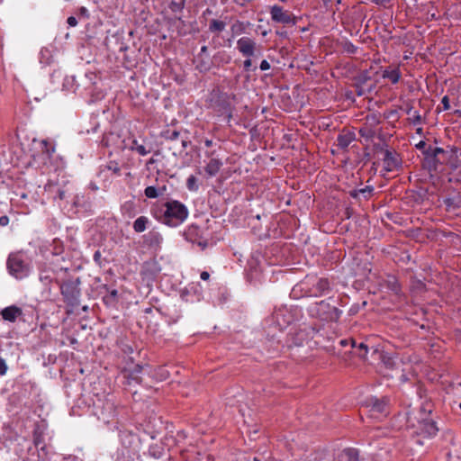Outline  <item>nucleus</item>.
<instances>
[{
	"label": "nucleus",
	"mask_w": 461,
	"mask_h": 461,
	"mask_svg": "<svg viewBox=\"0 0 461 461\" xmlns=\"http://www.w3.org/2000/svg\"><path fill=\"white\" fill-rule=\"evenodd\" d=\"M148 219L144 216L137 218L133 223V229L136 232H142L146 230Z\"/></svg>",
	"instance_id": "b1692460"
},
{
	"label": "nucleus",
	"mask_w": 461,
	"mask_h": 461,
	"mask_svg": "<svg viewBox=\"0 0 461 461\" xmlns=\"http://www.w3.org/2000/svg\"><path fill=\"white\" fill-rule=\"evenodd\" d=\"M195 183H196L195 176H190L187 178V181H186V185H187L188 189L189 190H195L197 188V186L195 185Z\"/></svg>",
	"instance_id": "473e14b6"
},
{
	"label": "nucleus",
	"mask_w": 461,
	"mask_h": 461,
	"mask_svg": "<svg viewBox=\"0 0 461 461\" xmlns=\"http://www.w3.org/2000/svg\"><path fill=\"white\" fill-rule=\"evenodd\" d=\"M271 18L274 22L284 24H294L292 14L285 11L281 6L274 5L270 11Z\"/></svg>",
	"instance_id": "1a4fd4ad"
},
{
	"label": "nucleus",
	"mask_w": 461,
	"mask_h": 461,
	"mask_svg": "<svg viewBox=\"0 0 461 461\" xmlns=\"http://www.w3.org/2000/svg\"><path fill=\"white\" fill-rule=\"evenodd\" d=\"M411 431L410 434L413 438H417L415 439V442L419 445H422L423 442L420 440V437L423 438H430L437 435L438 433V427L436 425V422L429 418H424L417 420V424H411Z\"/></svg>",
	"instance_id": "20e7f679"
},
{
	"label": "nucleus",
	"mask_w": 461,
	"mask_h": 461,
	"mask_svg": "<svg viewBox=\"0 0 461 461\" xmlns=\"http://www.w3.org/2000/svg\"><path fill=\"white\" fill-rule=\"evenodd\" d=\"M420 329H422V330H423V329H425L424 324H421V325H420Z\"/></svg>",
	"instance_id": "69168bd1"
},
{
	"label": "nucleus",
	"mask_w": 461,
	"mask_h": 461,
	"mask_svg": "<svg viewBox=\"0 0 461 461\" xmlns=\"http://www.w3.org/2000/svg\"><path fill=\"white\" fill-rule=\"evenodd\" d=\"M166 191V186L163 185L161 188L157 189L155 186H148L145 188V195L148 198H157L159 194H162Z\"/></svg>",
	"instance_id": "aec40b11"
},
{
	"label": "nucleus",
	"mask_w": 461,
	"mask_h": 461,
	"mask_svg": "<svg viewBox=\"0 0 461 461\" xmlns=\"http://www.w3.org/2000/svg\"><path fill=\"white\" fill-rule=\"evenodd\" d=\"M416 148L419 149H423L426 150L428 149L427 147V144L425 141L423 140H420L417 145H416Z\"/></svg>",
	"instance_id": "37998d69"
},
{
	"label": "nucleus",
	"mask_w": 461,
	"mask_h": 461,
	"mask_svg": "<svg viewBox=\"0 0 461 461\" xmlns=\"http://www.w3.org/2000/svg\"><path fill=\"white\" fill-rule=\"evenodd\" d=\"M447 161H448L450 166L454 168H456L461 165V158H459L457 148L450 147Z\"/></svg>",
	"instance_id": "a211bd4d"
},
{
	"label": "nucleus",
	"mask_w": 461,
	"mask_h": 461,
	"mask_svg": "<svg viewBox=\"0 0 461 461\" xmlns=\"http://www.w3.org/2000/svg\"><path fill=\"white\" fill-rule=\"evenodd\" d=\"M54 52L55 47L52 45L50 47L42 48L40 53L41 63L44 65H50V63H52L54 61Z\"/></svg>",
	"instance_id": "4468645a"
},
{
	"label": "nucleus",
	"mask_w": 461,
	"mask_h": 461,
	"mask_svg": "<svg viewBox=\"0 0 461 461\" xmlns=\"http://www.w3.org/2000/svg\"><path fill=\"white\" fill-rule=\"evenodd\" d=\"M338 461H359L358 451L355 448H346L338 456Z\"/></svg>",
	"instance_id": "2eb2a0df"
},
{
	"label": "nucleus",
	"mask_w": 461,
	"mask_h": 461,
	"mask_svg": "<svg viewBox=\"0 0 461 461\" xmlns=\"http://www.w3.org/2000/svg\"><path fill=\"white\" fill-rule=\"evenodd\" d=\"M79 279L69 280L64 282L61 286V293L64 296V302L66 303V313L68 315L75 314L79 315L82 312H86L88 309L86 304H81L78 297L80 295V289L78 287Z\"/></svg>",
	"instance_id": "f257e3e1"
},
{
	"label": "nucleus",
	"mask_w": 461,
	"mask_h": 461,
	"mask_svg": "<svg viewBox=\"0 0 461 461\" xmlns=\"http://www.w3.org/2000/svg\"><path fill=\"white\" fill-rule=\"evenodd\" d=\"M204 143H205V145H206L207 147H210V146H212V141L211 140H206L204 141Z\"/></svg>",
	"instance_id": "5fc2aeb1"
},
{
	"label": "nucleus",
	"mask_w": 461,
	"mask_h": 461,
	"mask_svg": "<svg viewBox=\"0 0 461 461\" xmlns=\"http://www.w3.org/2000/svg\"><path fill=\"white\" fill-rule=\"evenodd\" d=\"M270 68V64L267 60H262L260 63V69L261 70H268Z\"/></svg>",
	"instance_id": "ea45409f"
},
{
	"label": "nucleus",
	"mask_w": 461,
	"mask_h": 461,
	"mask_svg": "<svg viewBox=\"0 0 461 461\" xmlns=\"http://www.w3.org/2000/svg\"><path fill=\"white\" fill-rule=\"evenodd\" d=\"M67 22H68V25L72 26V27H74L77 24V21L74 16L68 17Z\"/></svg>",
	"instance_id": "79ce46f5"
},
{
	"label": "nucleus",
	"mask_w": 461,
	"mask_h": 461,
	"mask_svg": "<svg viewBox=\"0 0 461 461\" xmlns=\"http://www.w3.org/2000/svg\"><path fill=\"white\" fill-rule=\"evenodd\" d=\"M197 67L200 68L201 71L209 69V65L203 61L197 65Z\"/></svg>",
	"instance_id": "c03bdc74"
},
{
	"label": "nucleus",
	"mask_w": 461,
	"mask_h": 461,
	"mask_svg": "<svg viewBox=\"0 0 461 461\" xmlns=\"http://www.w3.org/2000/svg\"><path fill=\"white\" fill-rule=\"evenodd\" d=\"M233 34H240L244 32L245 26L244 23L240 21H236L230 28Z\"/></svg>",
	"instance_id": "bb28decb"
},
{
	"label": "nucleus",
	"mask_w": 461,
	"mask_h": 461,
	"mask_svg": "<svg viewBox=\"0 0 461 461\" xmlns=\"http://www.w3.org/2000/svg\"><path fill=\"white\" fill-rule=\"evenodd\" d=\"M243 66L246 71H249L252 66L251 59L248 58L247 59H245L243 62Z\"/></svg>",
	"instance_id": "e433bc0d"
},
{
	"label": "nucleus",
	"mask_w": 461,
	"mask_h": 461,
	"mask_svg": "<svg viewBox=\"0 0 461 461\" xmlns=\"http://www.w3.org/2000/svg\"><path fill=\"white\" fill-rule=\"evenodd\" d=\"M349 194L351 197L353 198H358L359 197V193H358V189H355V190H351L349 192Z\"/></svg>",
	"instance_id": "de8ad7c7"
},
{
	"label": "nucleus",
	"mask_w": 461,
	"mask_h": 461,
	"mask_svg": "<svg viewBox=\"0 0 461 461\" xmlns=\"http://www.w3.org/2000/svg\"><path fill=\"white\" fill-rule=\"evenodd\" d=\"M222 162L219 158H211L204 170L210 176H215L221 169Z\"/></svg>",
	"instance_id": "dca6fc26"
},
{
	"label": "nucleus",
	"mask_w": 461,
	"mask_h": 461,
	"mask_svg": "<svg viewBox=\"0 0 461 461\" xmlns=\"http://www.w3.org/2000/svg\"><path fill=\"white\" fill-rule=\"evenodd\" d=\"M9 223V218L7 216L0 217V226L5 227Z\"/></svg>",
	"instance_id": "a19ab883"
},
{
	"label": "nucleus",
	"mask_w": 461,
	"mask_h": 461,
	"mask_svg": "<svg viewBox=\"0 0 461 461\" xmlns=\"http://www.w3.org/2000/svg\"><path fill=\"white\" fill-rule=\"evenodd\" d=\"M100 258H101V253L99 251H96L94 255L95 261H99Z\"/></svg>",
	"instance_id": "8fccbe9b"
},
{
	"label": "nucleus",
	"mask_w": 461,
	"mask_h": 461,
	"mask_svg": "<svg viewBox=\"0 0 461 461\" xmlns=\"http://www.w3.org/2000/svg\"><path fill=\"white\" fill-rule=\"evenodd\" d=\"M187 144H188V141H187V140H182V146H183V148H186Z\"/></svg>",
	"instance_id": "6e6d98bb"
},
{
	"label": "nucleus",
	"mask_w": 461,
	"mask_h": 461,
	"mask_svg": "<svg viewBox=\"0 0 461 461\" xmlns=\"http://www.w3.org/2000/svg\"><path fill=\"white\" fill-rule=\"evenodd\" d=\"M140 145L136 140H133L131 142V146H137Z\"/></svg>",
	"instance_id": "13d9d810"
},
{
	"label": "nucleus",
	"mask_w": 461,
	"mask_h": 461,
	"mask_svg": "<svg viewBox=\"0 0 461 461\" xmlns=\"http://www.w3.org/2000/svg\"><path fill=\"white\" fill-rule=\"evenodd\" d=\"M200 276H201V279L206 281V280H208L210 278V274L207 271H203L201 273Z\"/></svg>",
	"instance_id": "49530a36"
},
{
	"label": "nucleus",
	"mask_w": 461,
	"mask_h": 461,
	"mask_svg": "<svg viewBox=\"0 0 461 461\" xmlns=\"http://www.w3.org/2000/svg\"><path fill=\"white\" fill-rule=\"evenodd\" d=\"M8 367L5 360L0 357V375H5L7 373Z\"/></svg>",
	"instance_id": "f704fd0d"
},
{
	"label": "nucleus",
	"mask_w": 461,
	"mask_h": 461,
	"mask_svg": "<svg viewBox=\"0 0 461 461\" xmlns=\"http://www.w3.org/2000/svg\"><path fill=\"white\" fill-rule=\"evenodd\" d=\"M328 285H329V284H328V281H327V280H320V281L318 282V286H319V288H320L321 290H325V289H327V288H328Z\"/></svg>",
	"instance_id": "58836bf2"
},
{
	"label": "nucleus",
	"mask_w": 461,
	"mask_h": 461,
	"mask_svg": "<svg viewBox=\"0 0 461 461\" xmlns=\"http://www.w3.org/2000/svg\"><path fill=\"white\" fill-rule=\"evenodd\" d=\"M389 398L383 396L378 398L376 396L368 397L365 402L366 412L370 418L375 420H382L390 413Z\"/></svg>",
	"instance_id": "7ed1b4c3"
},
{
	"label": "nucleus",
	"mask_w": 461,
	"mask_h": 461,
	"mask_svg": "<svg viewBox=\"0 0 461 461\" xmlns=\"http://www.w3.org/2000/svg\"><path fill=\"white\" fill-rule=\"evenodd\" d=\"M32 312L25 308H20L15 305L8 306L0 312L1 317H17L23 315H32Z\"/></svg>",
	"instance_id": "f8f14e48"
},
{
	"label": "nucleus",
	"mask_w": 461,
	"mask_h": 461,
	"mask_svg": "<svg viewBox=\"0 0 461 461\" xmlns=\"http://www.w3.org/2000/svg\"><path fill=\"white\" fill-rule=\"evenodd\" d=\"M369 79V77L366 76V74L361 75L358 77L357 83L363 84L366 86V81Z\"/></svg>",
	"instance_id": "4c0bfd02"
},
{
	"label": "nucleus",
	"mask_w": 461,
	"mask_h": 461,
	"mask_svg": "<svg viewBox=\"0 0 461 461\" xmlns=\"http://www.w3.org/2000/svg\"><path fill=\"white\" fill-rule=\"evenodd\" d=\"M226 27V23L224 21H220L216 19H212L209 24V30L212 32H221Z\"/></svg>",
	"instance_id": "412c9836"
},
{
	"label": "nucleus",
	"mask_w": 461,
	"mask_h": 461,
	"mask_svg": "<svg viewBox=\"0 0 461 461\" xmlns=\"http://www.w3.org/2000/svg\"><path fill=\"white\" fill-rule=\"evenodd\" d=\"M130 149L137 151L140 155L145 156L150 152V149H147L144 145L131 146Z\"/></svg>",
	"instance_id": "c85d7f7f"
},
{
	"label": "nucleus",
	"mask_w": 461,
	"mask_h": 461,
	"mask_svg": "<svg viewBox=\"0 0 461 461\" xmlns=\"http://www.w3.org/2000/svg\"><path fill=\"white\" fill-rule=\"evenodd\" d=\"M356 88L357 95L360 96L366 95V93H370L373 89V86H367L366 85L357 83Z\"/></svg>",
	"instance_id": "393cba45"
},
{
	"label": "nucleus",
	"mask_w": 461,
	"mask_h": 461,
	"mask_svg": "<svg viewBox=\"0 0 461 461\" xmlns=\"http://www.w3.org/2000/svg\"><path fill=\"white\" fill-rule=\"evenodd\" d=\"M411 291L415 294H421L425 291V285L420 280H415L411 284Z\"/></svg>",
	"instance_id": "a878e982"
},
{
	"label": "nucleus",
	"mask_w": 461,
	"mask_h": 461,
	"mask_svg": "<svg viewBox=\"0 0 461 461\" xmlns=\"http://www.w3.org/2000/svg\"><path fill=\"white\" fill-rule=\"evenodd\" d=\"M119 368H121L123 377L126 379V384L131 385V384H140L141 378L139 375L143 367L142 366L136 364H130L126 362L125 364H118Z\"/></svg>",
	"instance_id": "0eeeda50"
},
{
	"label": "nucleus",
	"mask_w": 461,
	"mask_h": 461,
	"mask_svg": "<svg viewBox=\"0 0 461 461\" xmlns=\"http://www.w3.org/2000/svg\"><path fill=\"white\" fill-rule=\"evenodd\" d=\"M207 51H208V48L206 46H203L201 48V54L200 55L206 54Z\"/></svg>",
	"instance_id": "864d4df0"
},
{
	"label": "nucleus",
	"mask_w": 461,
	"mask_h": 461,
	"mask_svg": "<svg viewBox=\"0 0 461 461\" xmlns=\"http://www.w3.org/2000/svg\"><path fill=\"white\" fill-rule=\"evenodd\" d=\"M417 133L418 134H421L422 133V128H418L417 129Z\"/></svg>",
	"instance_id": "052dcab7"
},
{
	"label": "nucleus",
	"mask_w": 461,
	"mask_h": 461,
	"mask_svg": "<svg viewBox=\"0 0 461 461\" xmlns=\"http://www.w3.org/2000/svg\"><path fill=\"white\" fill-rule=\"evenodd\" d=\"M180 133L179 131H167L166 133H165V138L167 139V140H177L178 137H179Z\"/></svg>",
	"instance_id": "2f4dec72"
},
{
	"label": "nucleus",
	"mask_w": 461,
	"mask_h": 461,
	"mask_svg": "<svg viewBox=\"0 0 461 461\" xmlns=\"http://www.w3.org/2000/svg\"><path fill=\"white\" fill-rule=\"evenodd\" d=\"M111 295L115 297L117 295V291L116 290H113L112 293H111Z\"/></svg>",
	"instance_id": "bf43d9fd"
},
{
	"label": "nucleus",
	"mask_w": 461,
	"mask_h": 461,
	"mask_svg": "<svg viewBox=\"0 0 461 461\" xmlns=\"http://www.w3.org/2000/svg\"><path fill=\"white\" fill-rule=\"evenodd\" d=\"M423 153L427 157L429 169L437 170L438 164L447 163L449 149H443L441 148L433 149L429 146Z\"/></svg>",
	"instance_id": "423d86ee"
},
{
	"label": "nucleus",
	"mask_w": 461,
	"mask_h": 461,
	"mask_svg": "<svg viewBox=\"0 0 461 461\" xmlns=\"http://www.w3.org/2000/svg\"><path fill=\"white\" fill-rule=\"evenodd\" d=\"M441 104L443 105V110H448L450 108L448 96L445 95L441 100Z\"/></svg>",
	"instance_id": "c9c22d12"
},
{
	"label": "nucleus",
	"mask_w": 461,
	"mask_h": 461,
	"mask_svg": "<svg viewBox=\"0 0 461 461\" xmlns=\"http://www.w3.org/2000/svg\"><path fill=\"white\" fill-rule=\"evenodd\" d=\"M282 2H285L286 0H281Z\"/></svg>",
	"instance_id": "774afa93"
},
{
	"label": "nucleus",
	"mask_w": 461,
	"mask_h": 461,
	"mask_svg": "<svg viewBox=\"0 0 461 461\" xmlns=\"http://www.w3.org/2000/svg\"><path fill=\"white\" fill-rule=\"evenodd\" d=\"M154 162H155V160H154L153 158H150V159L149 160V164H153Z\"/></svg>",
	"instance_id": "e2e57ef3"
},
{
	"label": "nucleus",
	"mask_w": 461,
	"mask_h": 461,
	"mask_svg": "<svg viewBox=\"0 0 461 461\" xmlns=\"http://www.w3.org/2000/svg\"><path fill=\"white\" fill-rule=\"evenodd\" d=\"M410 120L413 124H420L422 122L421 115L417 111H413L412 115L410 117Z\"/></svg>",
	"instance_id": "c756f323"
},
{
	"label": "nucleus",
	"mask_w": 461,
	"mask_h": 461,
	"mask_svg": "<svg viewBox=\"0 0 461 461\" xmlns=\"http://www.w3.org/2000/svg\"><path fill=\"white\" fill-rule=\"evenodd\" d=\"M80 14L82 15H87V9L86 7H81L80 8Z\"/></svg>",
	"instance_id": "603ef678"
},
{
	"label": "nucleus",
	"mask_w": 461,
	"mask_h": 461,
	"mask_svg": "<svg viewBox=\"0 0 461 461\" xmlns=\"http://www.w3.org/2000/svg\"><path fill=\"white\" fill-rule=\"evenodd\" d=\"M355 140L354 133L348 132L345 134H340L338 136L337 139V145L339 148L345 149H347L349 144Z\"/></svg>",
	"instance_id": "f3484780"
},
{
	"label": "nucleus",
	"mask_w": 461,
	"mask_h": 461,
	"mask_svg": "<svg viewBox=\"0 0 461 461\" xmlns=\"http://www.w3.org/2000/svg\"><path fill=\"white\" fill-rule=\"evenodd\" d=\"M164 222L170 226H176L188 216V210L185 204L178 201H169L165 203Z\"/></svg>",
	"instance_id": "f03ea898"
},
{
	"label": "nucleus",
	"mask_w": 461,
	"mask_h": 461,
	"mask_svg": "<svg viewBox=\"0 0 461 461\" xmlns=\"http://www.w3.org/2000/svg\"><path fill=\"white\" fill-rule=\"evenodd\" d=\"M254 461H258L257 457L254 458Z\"/></svg>",
	"instance_id": "338daca9"
},
{
	"label": "nucleus",
	"mask_w": 461,
	"mask_h": 461,
	"mask_svg": "<svg viewBox=\"0 0 461 461\" xmlns=\"http://www.w3.org/2000/svg\"><path fill=\"white\" fill-rule=\"evenodd\" d=\"M40 278H41V281H49V280H50V276L49 275H47V274L45 275L44 272H42L41 274Z\"/></svg>",
	"instance_id": "09e8293b"
},
{
	"label": "nucleus",
	"mask_w": 461,
	"mask_h": 461,
	"mask_svg": "<svg viewBox=\"0 0 461 461\" xmlns=\"http://www.w3.org/2000/svg\"><path fill=\"white\" fill-rule=\"evenodd\" d=\"M384 286L396 295H399L401 293V287L395 276H388L384 281Z\"/></svg>",
	"instance_id": "6ab92c4d"
},
{
	"label": "nucleus",
	"mask_w": 461,
	"mask_h": 461,
	"mask_svg": "<svg viewBox=\"0 0 461 461\" xmlns=\"http://www.w3.org/2000/svg\"><path fill=\"white\" fill-rule=\"evenodd\" d=\"M339 343H340L341 346L346 347V346H348L350 343V340L341 339Z\"/></svg>",
	"instance_id": "3c124183"
},
{
	"label": "nucleus",
	"mask_w": 461,
	"mask_h": 461,
	"mask_svg": "<svg viewBox=\"0 0 461 461\" xmlns=\"http://www.w3.org/2000/svg\"><path fill=\"white\" fill-rule=\"evenodd\" d=\"M107 168L116 175H120L121 168L116 162H110Z\"/></svg>",
	"instance_id": "72a5a7b5"
},
{
	"label": "nucleus",
	"mask_w": 461,
	"mask_h": 461,
	"mask_svg": "<svg viewBox=\"0 0 461 461\" xmlns=\"http://www.w3.org/2000/svg\"><path fill=\"white\" fill-rule=\"evenodd\" d=\"M407 113H408L409 115H411V116L412 115V113H413V110H412V108H411V107L408 109Z\"/></svg>",
	"instance_id": "4d7b16f0"
},
{
	"label": "nucleus",
	"mask_w": 461,
	"mask_h": 461,
	"mask_svg": "<svg viewBox=\"0 0 461 461\" xmlns=\"http://www.w3.org/2000/svg\"><path fill=\"white\" fill-rule=\"evenodd\" d=\"M372 192V186H366L364 188L358 189L359 195H363L366 199L371 195Z\"/></svg>",
	"instance_id": "7c9ffc66"
},
{
	"label": "nucleus",
	"mask_w": 461,
	"mask_h": 461,
	"mask_svg": "<svg viewBox=\"0 0 461 461\" xmlns=\"http://www.w3.org/2000/svg\"><path fill=\"white\" fill-rule=\"evenodd\" d=\"M383 161L384 168L388 172L396 169L401 165V159L399 158L398 154L394 151H391L388 149H385L384 151Z\"/></svg>",
	"instance_id": "9d476101"
},
{
	"label": "nucleus",
	"mask_w": 461,
	"mask_h": 461,
	"mask_svg": "<svg viewBox=\"0 0 461 461\" xmlns=\"http://www.w3.org/2000/svg\"><path fill=\"white\" fill-rule=\"evenodd\" d=\"M238 50L247 58L253 57L258 52V46L256 41L249 37H242L237 41Z\"/></svg>",
	"instance_id": "6e6552de"
},
{
	"label": "nucleus",
	"mask_w": 461,
	"mask_h": 461,
	"mask_svg": "<svg viewBox=\"0 0 461 461\" xmlns=\"http://www.w3.org/2000/svg\"><path fill=\"white\" fill-rule=\"evenodd\" d=\"M9 273L16 279H23L29 275V265L24 261L21 254H11L7 259Z\"/></svg>",
	"instance_id": "39448f33"
},
{
	"label": "nucleus",
	"mask_w": 461,
	"mask_h": 461,
	"mask_svg": "<svg viewBox=\"0 0 461 461\" xmlns=\"http://www.w3.org/2000/svg\"><path fill=\"white\" fill-rule=\"evenodd\" d=\"M376 5H385L386 4L390 3L391 0H372Z\"/></svg>",
	"instance_id": "a18cd8bd"
},
{
	"label": "nucleus",
	"mask_w": 461,
	"mask_h": 461,
	"mask_svg": "<svg viewBox=\"0 0 461 461\" xmlns=\"http://www.w3.org/2000/svg\"><path fill=\"white\" fill-rule=\"evenodd\" d=\"M59 199H62V194L60 192H59Z\"/></svg>",
	"instance_id": "0e129e2a"
},
{
	"label": "nucleus",
	"mask_w": 461,
	"mask_h": 461,
	"mask_svg": "<svg viewBox=\"0 0 461 461\" xmlns=\"http://www.w3.org/2000/svg\"><path fill=\"white\" fill-rule=\"evenodd\" d=\"M383 77L388 78L393 84H396L400 80L401 73L399 69L384 70L383 72Z\"/></svg>",
	"instance_id": "4be33fe9"
},
{
	"label": "nucleus",
	"mask_w": 461,
	"mask_h": 461,
	"mask_svg": "<svg viewBox=\"0 0 461 461\" xmlns=\"http://www.w3.org/2000/svg\"><path fill=\"white\" fill-rule=\"evenodd\" d=\"M316 314L319 315L320 317H333L339 315L340 312L335 306H331L329 303L325 301H321L318 303Z\"/></svg>",
	"instance_id": "9b49d317"
},
{
	"label": "nucleus",
	"mask_w": 461,
	"mask_h": 461,
	"mask_svg": "<svg viewBox=\"0 0 461 461\" xmlns=\"http://www.w3.org/2000/svg\"><path fill=\"white\" fill-rule=\"evenodd\" d=\"M350 344H351L352 348H355L359 351L358 355L361 357H365L367 355L368 348H367V345L365 344L364 342H360V343L357 344V341L355 339H351Z\"/></svg>",
	"instance_id": "5701e85b"
},
{
	"label": "nucleus",
	"mask_w": 461,
	"mask_h": 461,
	"mask_svg": "<svg viewBox=\"0 0 461 461\" xmlns=\"http://www.w3.org/2000/svg\"><path fill=\"white\" fill-rule=\"evenodd\" d=\"M156 376L160 381L166 380L169 377V372L166 368L159 366L156 370Z\"/></svg>",
	"instance_id": "cd10ccee"
},
{
	"label": "nucleus",
	"mask_w": 461,
	"mask_h": 461,
	"mask_svg": "<svg viewBox=\"0 0 461 461\" xmlns=\"http://www.w3.org/2000/svg\"><path fill=\"white\" fill-rule=\"evenodd\" d=\"M119 347H120V352L122 355L121 357L122 358V360L119 364H125L126 362H129L130 364H133L134 357H131V355L134 352L133 347L131 345L122 342V341L120 343Z\"/></svg>",
	"instance_id": "ddd939ff"
},
{
	"label": "nucleus",
	"mask_w": 461,
	"mask_h": 461,
	"mask_svg": "<svg viewBox=\"0 0 461 461\" xmlns=\"http://www.w3.org/2000/svg\"><path fill=\"white\" fill-rule=\"evenodd\" d=\"M321 1L324 3V5H328L331 0H321Z\"/></svg>",
	"instance_id": "680f3d73"
}]
</instances>
